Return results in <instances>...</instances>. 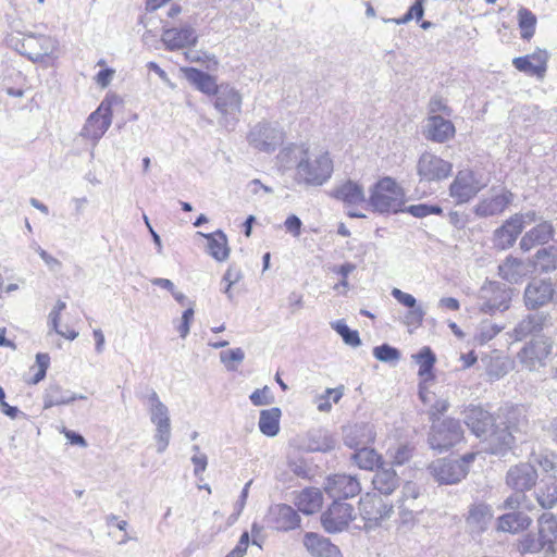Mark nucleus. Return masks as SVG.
Segmentation results:
<instances>
[{"mask_svg": "<svg viewBox=\"0 0 557 557\" xmlns=\"http://www.w3.org/2000/svg\"><path fill=\"white\" fill-rule=\"evenodd\" d=\"M284 170L294 169V181L305 187L324 185L334 171V162L327 149L309 144H289L276 156Z\"/></svg>", "mask_w": 557, "mask_h": 557, "instance_id": "nucleus-1", "label": "nucleus"}, {"mask_svg": "<svg viewBox=\"0 0 557 557\" xmlns=\"http://www.w3.org/2000/svg\"><path fill=\"white\" fill-rule=\"evenodd\" d=\"M517 552L521 555L555 557L557 554V517L544 512L536 519V531H530L516 542Z\"/></svg>", "mask_w": 557, "mask_h": 557, "instance_id": "nucleus-2", "label": "nucleus"}, {"mask_svg": "<svg viewBox=\"0 0 557 557\" xmlns=\"http://www.w3.org/2000/svg\"><path fill=\"white\" fill-rule=\"evenodd\" d=\"M405 205L404 188L397 182L385 176L379 180L371 188L368 206L379 213H397Z\"/></svg>", "mask_w": 557, "mask_h": 557, "instance_id": "nucleus-3", "label": "nucleus"}, {"mask_svg": "<svg viewBox=\"0 0 557 557\" xmlns=\"http://www.w3.org/2000/svg\"><path fill=\"white\" fill-rule=\"evenodd\" d=\"M286 138L284 127L276 121L260 120L251 124L246 134L248 146L258 152L271 154Z\"/></svg>", "mask_w": 557, "mask_h": 557, "instance_id": "nucleus-4", "label": "nucleus"}, {"mask_svg": "<svg viewBox=\"0 0 557 557\" xmlns=\"http://www.w3.org/2000/svg\"><path fill=\"white\" fill-rule=\"evenodd\" d=\"M15 49L35 63L54 61L60 57V42L45 34H26L15 44Z\"/></svg>", "mask_w": 557, "mask_h": 557, "instance_id": "nucleus-5", "label": "nucleus"}, {"mask_svg": "<svg viewBox=\"0 0 557 557\" xmlns=\"http://www.w3.org/2000/svg\"><path fill=\"white\" fill-rule=\"evenodd\" d=\"M394 512L391 503L376 494H366L359 500V517L362 524L357 527L366 532L375 531L387 522Z\"/></svg>", "mask_w": 557, "mask_h": 557, "instance_id": "nucleus-6", "label": "nucleus"}, {"mask_svg": "<svg viewBox=\"0 0 557 557\" xmlns=\"http://www.w3.org/2000/svg\"><path fill=\"white\" fill-rule=\"evenodd\" d=\"M145 404L150 421L156 426L157 451L163 453L168 448L171 438L170 410L153 389L145 397Z\"/></svg>", "mask_w": 557, "mask_h": 557, "instance_id": "nucleus-7", "label": "nucleus"}, {"mask_svg": "<svg viewBox=\"0 0 557 557\" xmlns=\"http://www.w3.org/2000/svg\"><path fill=\"white\" fill-rule=\"evenodd\" d=\"M537 213L533 210L516 213L507 219L502 226L493 233V244L499 250L513 246L524 227L537 222Z\"/></svg>", "mask_w": 557, "mask_h": 557, "instance_id": "nucleus-8", "label": "nucleus"}, {"mask_svg": "<svg viewBox=\"0 0 557 557\" xmlns=\"http://www.w3.org/2000/svg\"><path fill=\"white\" fill-rule=\"evenodd\" d=\"M475 457V453H470L458 460L437 459L430 466L431 474L440 484H456L467 475L469 465Z\"/></svg>", "mask_w": 557, "mask_h": 557, "instance_id": "nucleus-9", "label": "nucleus"}, {"mask_svg": "<svg viewBox=\"0 0 557 557\" xmlns=\"http://www.w3.org/2000/svg\"><path fill=\"white\" fill-rule=\"evenodd\" d=\"M554 342L546 336H537L527 343L518 352V360L529 371H537L546 366L547 358L552 355Z\"/></svg>", "mask_w": 557, "mask_h": 557, "instance_id": "nucleus-10", "label": "nucleus"}, {"mask_svg": "<svg viewBox=\"0 0 557 557\" xmlns=\"http://www.w3.org/2000/svg\"><path fill=\"white\" fill-rule=\"evenodd\" d=\"M416 170L421 183H437L450 176L453 163L425 151L419 157Z\"/></svg>", "mask_w": 557, "mask_h": 557, "instance_id": "nucleus-11", "label": "nucleus"}, {"mask_svg": "<svg viewBox=\"0 0 557 557\" xmlns=\"http://www.w3.org/2000/svg\"><path fill=\"white\" fill-rule=\"evenodd\" d=\"M512 289L497 282H487L480 289V310L493 314L509 308Z\"/></svg>", "mask_w": 557, "mask_h": 557, "instance_id": "nucleus-12", "label": "nucleus"}, {"mask_svg": "<svg viewBox=\"0 0 557 557\" xmlns=\"http://www.w3.org/2000/svg\"><path fill=\"white\" fill-rule=\"evenodd\" d=\"M513 194L504 186H493L473 207V213L479 218H490L502 214L512 202Z\"/></svg>", "mask_w": 557, "mask_h": 557, "instance_id": "nucleus-13", "label": "nucleus"}, {"mask_svg": "<svg viewBox=\"0 0 557 557\" xmlns=\"http://www.w3.org/2000/svg\"><path fill=\"white\" fill-rule=\"evenodd\" d=\"M112 124L111 103L103 100L86 120L79 135L95 147Z\"/></svg>", "mask_w": 557, "mask_h": 557, "instance_id": "nucleus-14", "label": "nucleus"}, {"mask_svg": "<svg viewBox=\"0 0 557 557\" xmlns=\"http://www.w3.org/2000/svg\"><path fill=\"white\" fill-rule=\"evenodd\" d=\"M463 431L458 420L433 421L429 443L433 449L446 450L462 440Z\"/></svg>", "mask_w": 557, "mask_h": 557, "instance_id": "nucleus-15", "label": "nucleus"}, {"mask_svg": "<svg viewBox=\"0 0 557 557\" xmlns=\"http://www.w3.org/2000/svg\"><path fill=\"white\" fill-rule=\"evenodd\" d=\"M474 172L459 171L449 186V195L457 203H466L485 187Z\"/></svg>", "mask_w": 557, "mask_h": 557, "instance_id": "nucleus-16", "label": "nucleus"}, {"mask_svg": "<svg viewBox=\"0 0 557 557\" xmlns=\"http://www.w3.org/2000/svg\"><path fill=\"white\" fill-rule=\"evenodd\" d=\"M354 519H356L354 507L339 500H334L321 516L322 525L327 533L344 531Z\"/></svg>", "mask_w": 557, "mask_h": 557, "instance_id": "nucleus-17", "label": "nucleus"}, {"mask_svg": "<svg viewBox=\"0 0 557 557\" xmlns=\"http://www.w3.org/2000/svg\"><path fill=\"white\" fill-rule=\"evenodd\" d=\"M214 109L223 116L237 120L242 113L243 95L231 84H221L215 92Z\"/></svg>", "mask_w": 557, "mask_h": 557, "instance_id": "nucleus-18", "label": "nucleus"}, {"mask_svg": "<svg viewBox=\"0 0 557 557\" xmlns=\"http://www.w3.org/2000/svg\"><path fill=\"white\" fill-rule=\"evenodd\" d=\"M161 40L168 50L174 51L195 46L197 44L198 36L195 28L190 25L175 28L168 27L166 23H164Z\"/></svg>", "mask_w": 557, "mask_h": 557, "instance_id": "nucleus-19", "label": "nucleus"}, {"mask_svg": "<svg viewBox=\"0 0 557 557\" xmlns=\"http://www.w3.org/2000/svg\"><path fill=\"white\" fill-rule=\"evenodd\" d=\"M524 305L529 310H535L553 300V283L550 280H533L524 289Z\"/></svg>", "mask_w": 557, "mask_h": 557, "instance_id": "nucleus-20", "label": "nucleus"}, {"mask_svg": "<svg viewBox=\"0 0 557 557\" xmlns=\"http://www.w3.org/2000/svg\"><path fill=\"white\" fill-rule=\"evenodd\" d=\"M325 493L336 499L354 497L360 493L359 481L348 474H335L330 476L324 485Z\"/></svg>", "mask_w": 557, "mask_h": 557, "instance_id": "nucleus-21", "label": "nucleus"}, {"mask_svg": "<svg viewBox=\"0 0 557 557\" xmlns=\"http://www.w3.org/2000/svg\"><path fill=\"white\" fill-rule=\"evenodd\" d=\"M537 472L529 462L511 467L506 475V483L517 492L530 491L536 483Z\"/></svg>", "mask_w": 557, "mask_h": 557, "instance_id": "nucleus-22", "label": "nucleus"}, {"mask_svg": "<svg viewBox=\"0 0 557 557\" xmlns=\"http://www.w3.org/2000/svg\"><path fill=\"white\" fill-rule=\"evenodd\" d=\"M537 218L535 225L525 232L520 239L519 246L522 251H530L536 246L545 245L554 237L555 230L552 223L544 221L539 214Z\"/></svg>", "mask_w": 557, "mask_h": 557, "instance_id": "nucleus-23", "label": "nucleus"}, {"mask_svg": "<svg viewBox=\"0 0 557 557\" xmlns=\"http://www.w3.org/2000/svg\"><path fill=\"white\" fill-rule=\"evenodd\" d=\"M268 521L276 530L289 531L299 525L300 518L290 506L276 504L270 508Z\"/></svg>", "mask_w": 557, "mask_h": 557, "instance_id": "nucleus-24", "label": "nucleus"}, {"mask_svg": "<svg viewBox=\"0 0 557 557\" xmlns=\"http://www.w3.org/2000/svg\"><path fill=\"white\" fill-rule=\"evenodd\" d=\"M532 522L533 520L528 513L510 511L497 518L496 531L516 535L529 530Z\"/></svg>", "mask_w": 557, "mask_h": 557, "instance_id": "nucleus-25", "label": "nucleus"}, {"mask_svg": "<svg viewBox=\"0 0 557 557\" xmlns=\"http://www.w3.org/2000/svg\"><path fill=\"white\" fill-rule=\"evenodd\" d=\"M465 423L478 437L487 435L494 425L490 412L478 406H470L466 409Z\"/></svg>", "mask_w": 557, "mask_h": 557, "instance_id": "nucleus-26", "label": "nucleus"}, {"mask_svg": "<svg viewBox=\"0 0 557 557\" xmlns=\"http://www.w3.org/2000/svg\"><path fill=\"white\" fill-rule=\"evenodd\" d=\"M547 60V52L545 50H539L524 57L515 58L512 64L520 72L543 77L546 72Z\"/></svg>", "mask_w": 557, "mask_h": 557, "instance_id": "nucleus-27", "label": "nucleus"}, {"mask_svg": "<svg viewBox=\"0 0 557 557\" xmlns=\"http://www.w3.org/2000/svg\"><path fill=\"white\" fill-rule=\"evenodd\" d=\"M531 261L528 263L521 259L508 256L498 265V275L510 284H517L531 273Z\"/></svg>", "mask_w": 557, "mask_h": 557, "instance_id": "nucleus-28", "label": "nucleus"}, {"mask_svg": "<svg viewBox=\"0 0 557 557\" xmlns=\"http://www.w3.org/2000/svg\"><path fill=\"white\" fill-rule=\"evenodd\" d=\"M425 136L435 143H446L455 136L454 124L441 115H431L426 121Z\"/></svg>", "mask_w": 557, "mask_h": 557, "instance_id": "nucleus-29", "label": "nucleus"}, {"mask_svg": "<svg viewBox=\"0 0 557 557\" xmlns=\"http://www.w3.org/2000/svg\"><path fill=\"white\" fill-rule=\"evenodd\" d=\"M549 323V315L545 312H536L524 317L513 329L515 341H522L527 336L542 331Z\"/></svg>", "mask_w": 557, "mask_h": 557, "instance_id": "nucleus-30", "label": "nucleus"}, {"mask_svg": "<svg viewBox=\"0 0 557 557\" xmlns=\"http://www.w3.org/2000/svg\"><path fill=\"white\" fill-rule=\"evenodd\" d=\"M304 545L308 552L314 557H339V548L331 543L327 537L321 536L317 533H306L304 537Z\"/></svg>", "mask_w": 557, "mask_h": 557, "instance_id": "nucleus-31", "label": "nucleus"}, {"mask_svg": "<svg viewBox=\"0 0 557 557\" xmlns=\"http://www.w3.org/2000/svg\"><path fill=\"white\" fill-rule=\"evenodd\" d=\"M181 71L183 72L184 77L202 94L214 96L220 87V85L216 84L214 76L198 69L181 67Z\"/></svg>", "mask_w": 557, "mask_h": 557, "instance_id": "nucleus-32", "label": "nucleus"}, {"mask_svg": "<svg viewBox=\"0 0 557 557\" xmlns=\"http://www.w3.org/2000/svg\"><path fill=\"white\" fill-rule=\"evenodd\" d=\"M77 399H86V396L64 389L59 384H50L44 394V408L49 409L54 406L69 405Z\"/></svg>", "mask_w": 557, "mask_h": 557, "instance_id": "nucleus-33", "label": "nucleus"}, {"mask_svg": "<svg viewBox=\"0 0 557 557\" xmlns=\"http://www.w3.org/2000/svg\"><path fill=\"white\" fill-rule=\"evenodd\" d=\"M333 197L349 207L359 206L366 202L363 187L354 181H347L337 186L333 190Z\"/></svg>", "mask_w": 557, "mask_h": 557, "instance_id": "nucleus-34", "label": "nucleus"}, {"mask_svg": "<svg viewBox=\"0 0 557 557\" xmlns=\"http://www.w3.org/2000/svg\"><path fill=\"white\" fill-rule=\"evenodd\" d=\"M493 518V510L486 504L473 505L467 517V524L472 532H484Z\"/></svg>", "mask_w": 557, "mask_h": 557, "instance_id": "nucleus-35", "label": "nucleus"}, {"mask_svg": "<svg viewBox=\"0 0 557 557\" xmlns=\"http://www.w3.org/2000/svg\"><path fill=\"white\" fill-rule=\"evenodd\" d=\"M536 500L544 509H550L557 505V476L547 474L541 480L536 492Z\"/></svg>", "mask_w": 557, "mask_h": 557, "instance_id": "nucleus-36", "label": "nucleus"}, {"mask_svg": "<svg viewBox=\"0 0 557 557\" xmlns=\"http://www.w3.org/2000/svg\"><path fill=\"white\" fill-rule=\"evenodd\" d=\"M485 436L488 445L486 449L493 455H504L513 442V436L508 428H497Z\"/></svg>", "mask_w": 557, "mask_h": 557, "instance_id": "nucleus-37", "label": "nucleus"}, {"mask_svg": "<svg viewBox=\"0 0 557 557\" xmlns=\"http://www.w3.org/2000/svg\"><path fill=\"white\" fill-rule=\"evenodd\" d=\"M208 242V253L219 262L225 261L230 256L226 235L222 231L211 234L198 233Z\"/></svg>", "mask_w": 557, "mask_h": 557, "instance_id": "nucleus-38", "label": "nucleus"}, {"mask_svg": "<svg viewBox=\"0 0 557 557\" xmlns=\"http://www.w3.org/2000/svg\"><path fill=\"white\" fill-rule=\"evenodd\" d=\"M323 504V496L319 488L310 487L301 491L296 498V506L305 515L319 511Z\"/></svg>", "mask_w": 557, "mask_h": 557, "instance_id": "nucleus-39", "label": "nucleus"}, {"mask_svg": "<svg viewBox=\"0 0 557 557\" xmlns=\"http://www.w3.org/2000/svg\"><path fill=\"white\" fill-rule=\"evenodd\" d=\"M533 269L549 273L557 269V246H548L536 251L531 260Z\"/></svg>", "mask_w": 557, "mask_h": 557, "instance_id": "nucleus-40", "label": "nucleus"}, {"mask_svg": "<svg viewBox=\"0 0 557 557\" xmlns=\"http://www.w3.org/2000/svg\"><path fill=\"white\" fill-rule=\"evenodd\" d=\"M375 431L374 426L368 423L355 425L346 435L345 442L348 446L357 448L359 446H367L374 442Z\"/></svg>", "mask_w": 557, "mask_h": 557, "instance_id": "nucleus-41", "label": "nucleus"}, {"mask_svg": "<svg viewBox=\"0 0 557 557\" xmlns=\"http://www.w3.org/2000/svg\"><path fill=\"white\" fill-rule=\"evenodd\" d=\"M373 486L381 494H392L399 484V479L393 469L381 468L372 479Z\"/></svg>", "mask_w": 557, "mask_h": 557, "instance_id": "nucleus-42", "label": "nucleus"}, {"mask_svg": "<svg viewBox=\"0 0 557 557\" xmlns=\"http://www.w3.org/2000/svg\"><path fill=\"white\" fill-rule=\"evenodd\" d=\"M281 409L273 407L260 412L259 429L260 432L267 436L273 437L280 431Z\"/></svg>", "mask_w": 557, "mask_h": 557, "instance_id": "nucleus-43", "label": "nucleus"}, {"mask_svg": "<svg viewBox=\"0 0 557 557\" xmlns=\"http://www.w3.org/2000/svg\"><path fill=\"white\" fill-rule=\"evenodd\" d=\"M413 448L408 442H398L387 447L386 456L391 459L392 465L403 466L412 457Z\"/></svg>", "mask_w": 557, "mask_h": 557, "instance_id": "nucleus-44", "label": "nucleus"}, {"mask_svg": "<svg viewBox=\"0 0 557 557\" xmlns=\"http://www.w3.org/2000/svg\"><path fill=\"white\" fill-rule=\"evenodd\" d=\"M412 358L419 364L418 374L424 380L432 377V370L436 361V357L431 348L424 346L418 354L413 355Z\"/></svg>", "mask_w": 557, "mask_h": 557, "instance_id": "nucleus-45", "label": "nucleus"}, {"mask_svg": "<svg viewBox=\"0 0 557 557\" xmlns=\"http://www.w3.org/2000/svg\"><path fill=\"white\" fill-rule=\"evenodd\" d=\"M356 453L352 455V459L360 469L373 470L379 466L381 456L373 449L367 446L356 448Z\"/></svg>", "mask_w": 557, "mask_h": 557, "instance_id": "nucleus-46", "label": "nucleus"}, {"mask_svg": "<svg viewBox=\"0 0 557 557\" xmlns=\"http://www.w3.org/2000/svg\"><path fill=\"white\" fill-rule=\"evenodd\" d=\"M518 22L521 29V38L529 40L533 37L536 26V16L527 8H520L518 11Z\"/></svg>", "mask_w": 557, "mask_h": 557, "instance_id": "nucleus-47", "label": "nucleus"}, {"mask_svg": "<svg viewBox=\"0 0 557 557\" xmlns=\"http://www.w3.org/2000/svg\"><path fill=\"white\" fill-rule=\"evenodd\" d=\"M334 446L333 437L322 431L309 434L308 449L311 451H327L333 449Z\"/></svg>", "mask_w": 557, "mask_h": 557, "instance_id": "nucleus-48", "label": "nucleus"}, {"mask_svg": "<svg viewBox=\"0 0 557 557\" xmlns=\"http://www.w3.org/2000/svg\"><path fill=\"white\" fill-rule=\"evenodd\" d=\"M333 330H335L343 338L344 343L351 346L358 347L361 344L359 334L357 331H351L344 320H337L331 323Z\"/></svg>", "mask_w": 557, "mask_h": 557, "instance_id": "nucleus-49", "label": "nucleus"}, {"mask_svg": "<svg viewBox=\"0 0 557 557\" xmlns=\"http://www.w3.org/2000/svg\"><path fill=\"white\" fill-rule=\"evenodd\" d=\"M245 359V351L237 347L220 352V361L224 364L227 371L237 370V366Z\"/></svg>", "mask_w": 557, "mask_h": 557, "instance_id": "nucleus-50", "label": "nucleus"}, {"mask_svg": "<svg viewBox=\"0 0 557 557\" xmlns=\"http://www.w3.org/2000/svg\"><path fill=\"white\" fill-rule=\"evenodd\" d=\"M373 356L377 360L388 363H396L400 359L399 350L387 344L374 347Z\"/></svg>", "mask_w": 557, "mask_h": 557, "instance_id": "nucleus-51", "label": "nucleus"}, {"mask_svg": "<svg viewBox=\"0 0 557 557\" xmlns=\"http://www.w3.org/2000/svg\"><path fill=\"white\" fill-rule=\"evenodd\" d=\"M424 14L423 9V0H416V2L410 7L408 12L400 18H389L386 22L395 23L397 25L406 24L410 22L412 18L417 21L421 20Z\"/></svg>", "mask_w": 557, "mask_h": 557, "instance_id": "nucleus-52", "label": "nucleus"}, {"mask_svg": "<svg viewBox=\"0 0 557 557\" xmlns=\"http://www.w3.org/2000/svg\"><path fill=\"white\" fill-rule=\"evenodd\" d=\"M400 211L410 213L411 215H413L416 218H424V216H428L431 214H441L442 208L438 206H429V205L421 203V205H412V206L405 207Z\"/></svg>", "mask_w": 557, "mask_h": 557, "instance_id": "nucleus-53", "label": "nucleus"}, {"mask_svg": "<svg viewBox=\"0 0 557 557\" xmlns=\"http://www.w3.org/2000/svg\"><path fill=\"white\" fill-rule=\"evenodd\" d=\"M356 270V265L354 263L347 262L339 267H334L333 272L339 274L342 276V281L334 285V289L337 292H342L341 288H343V293H346L349 288V284L347 281L348 275Z\"/></svg>", "mask_w": 557, "mask_h": 557, "instance_id": "nucleus-54", "label": "nucleus"}, {"mask_svg": "<svg viewBox=\"0 0 557 557\" xmlns=\"http://www.w3.org/2000/svg\"><path fill=\"white\" fill-rule=\"evenodd\" d=\"M425 313V310L420 305L409 309V311L404 315V324L407 326L419 327L424 320Z\"/></svg>", "mask_w": 557, "mask_h": 557, "instance_id": "nucleus-55", "label": "nucleus"}, {"mask_svg": "<svg viewBox=\"0 0 557 557\" xmlns=\"http://www.w3.org/2000/svg\"><path fill=\"white\" fill-rule=\"evenodd\" d=\"M194 455L191 457V462L194 465V473L196 476H199L208 466L207 455L200 451L199 446H193Z\"/></svg>", "mask_w": 557, "mask_h": 557, "instance_id": "nucleus-56", "label": "nucleus"}, {"mask_svg": "<svg viewBox=\"0 0 557 557\" xmlns=\"http://www.w3.org/2000/svg\"><path fill=\"white\" fill-rule=\"evenodd\" d=\"M249 399L255 406H264L273 401V396L271 395L270 388L264 386L263 388H258L252 392Z\"/></svg>", "mask_w": 557, "mask_h": 557, "instance_id": "nucleus-57", "label": "nucleus"}, {"mask_svg": "<svg viewBox=\"0 0 557 557\" xmlns=\"http://www.w3.org/2000/svg\"><path fill=\"white\" fill-rule=\"evenodd\" d=\"M527 499L528 497L525 496L524 492L513 493L505 499L503 508L509 509L511 511H520L519 508L524 506Z\"/></svg>", "mask_w": 557, "mask_h": 557, "instance_id": "nucleus-58", "label": "nucleus"}, {"mask_svg": "<svg viewBox=\"0 0 557 557\" xmlns=\"http://www.w3.org/2000/svg\"><path fill=\"white\" fill-rule=\"evenodd\" d=\"M392 296L399 302L403 306L409 308V309H412L418 305L417 302V299L411 295V294H408V293H405L403 292L401 289L399 288H393L392 289Z\"/></svg>", "mask_w": 557, "mask_h": 557, "instance_id": "nucleus-59", "label": "nucleus"}, {"mask_svg": "<svg viewBox=\"0 0 557 557\" xmlns=\"http://www.w3.org/2000/svg\"><path fill=\"white\" fill-rule=\"evenodd\" d=\"M556 459L557 457L555 455H543L540 454L537 456H534V461L539 463V466L543 469L545 472H556Z\"/></svg>", "mask_w": 557, "mask_h": 557, "instance_id": "nucleus-60", "label": "nucleus"}, {"mask_svg": "<svg viewBox=\"0 0 557 557\" xmlns=\"http://www.w3.org/2000/svg\"><path fill=\"white\" fill-rule=\"evenodd\" d=\"M194 318V308L190 307L183 312L182 323L178 326V332L182 338H185L190 331V322Z\"/></svg>", "mask_w": 557, "mask_h": 557, "instance_id": "nucleus-61", "label": "nucleus"}, {"mask_svg": "<svg viewBox=\"0 0 557 557\" xmlns=\"http://www.w3.org/2000/svg\"><path fill=\"white\" fill-rule=\"evenodd\" d=\"M399 524L404 527H412L416 521L414 512L412 509L407 508L404 504L399 506Z\"/></svg>", "mask_w": 557, "mask_h": 557, "instance_id": "nucleus-62", "label": "nucleus"}, {"mask_svg": "<svg viewBox=\"0 0 557 557\" xmlns=\"http://www.w3.org/2000/svg\"><path fill=\"white\" fill-rule=\"evenodd\" d=\"M301 225V220L295 214L289 215L284 222L286 231L295 237L300 235Z\"/></svg>", "mask_w": 557, "mask_h": 557, "instance_id": "nucleus-63", "label": "nucleus"}, {"mask_svg": "<svg viewBox=\"0 0 557 557\" xmlns=\"http://www.w3.org/2000/svg\"><path fill=\"white\" fill-rule=\"evenodd\" d=\"M486 373L491 380H498L507 373V368L504 362L496 360L490 364Z\"/></svg>", "mask_w": 557, "mask_h": 557, "instance_id": "nucleus-64", "label": "nucleus"}]
</instances>
